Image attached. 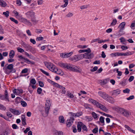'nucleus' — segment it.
Segmentation results:
<instances>
[{"label": "nucleus", "mask_w": 135, "mask_h": 135, "mask_svg": "<svg viewBox=\"0 0 135 135\" xmlns=\"http://www.w3.org/2000/svg\"><path fill=\"white\" fill-rule=\"evenodd\" d=\"M117 22V21L116 19H113L110 24V26H114L115 25Z\"/></svg>", "instance_id": "473e14b6"}, {"label": "nucleus", "mask_w": 135, "mask_h": 135, "mask_svg": "<svg viewBox=\"0 0 135 135\" xmlns=\"http://www.w3.org/2000/svg\"><path fill=\"white\" fill-rule=\"evenodd\" d=\"M0 5L1 7H5L6 6L7 4L3 0H0Z\"/></svg>", "instance_id": "412c9836"}, {"label": "nucleus", "mask_w": 135, "mask_h": 135, "mask_svg": "<svg viewBox=\"0 0 135 135\" xmlns=\"http://www.w3.org/2000/svg\"><path fill=\"white\" fill-rule=\"evenodd\" d=\"M21 105L23 107H26L27 104L26 102L24 101H21Z\"/></svg>", "instance_id": "37998d69"}, {"label": "nucleus", "mask_w": 135, "mask_h": 135, "mask_svg": "<svg viewBox=\"0 0 135 135\" xmlns=\"http://www.w3.org/2000/svg\"><path fill=\"white\" fill-rule=\"evenodd\" d=\"M115 110L122 115L127 117H128L130 114V113L127 110L123 108L117 107L116 108Z\"/></svg>", "instance_id": "423d86ee"}, {"label": "nucleus", "mask_w": 135, "mask_h": 135, "mask_svg": "<svg viewBox=\"0 0 135 135\" xmlns=\"http://www.w3.org/2000/svg\"><path fill=\"white\" fill-rule=\"evenodd\" d=\"M9 12L8 11H7L6 12H4L3 13V14L7 18L9 16Z\"/></svg>", "instance_id": "7c9ffc66"}, {"label": "nucleus", "mask_w": 135, "mask_h": 135, "mask_svg": "<svg viewBox=\"0 0 135 135\" xmlns=\"http://www.w3.org/2000/svg\"><path fill=\"white\" fill-rule=\"evenodd\" d=\"M9 110L12 113L15 115H18L20 114L21 113V111L12 109L11 108H9Z\"/></svg>", "instance_id": "9b49d317"}, {"label": "nucleus", "mask_w": 135, "mask_h": 135, "mask_svg": "<svg viewBox=\"0 0 135 135\" xmlns=\"http://www.w3.org/2000/svg\"><path fill=\"white\" fill-rule=\"evenodd\" d=\"M23 92V90L20 89H15L13 91V93L15 94L18 95L20 93H22Z\"/></svg>", "instance_id": "ddd939ff"}, {"label": "nucleus", "mask_w": 135, "mask_h": 135, "mask_svg": "<svg viewBox=\"0 0 135 135\" xmlns=\"http://www.w3.org/2000/svg\"><path fill=\"white\" fill-rule=\"evenodd\" d=\"M82 54H81L80 55H75L74 56L73 58L75 60H78L80 59V57H82Z\"/></svg>", "instance_id": "b1692460"}, {"label": "nucleus", "mask_w": 135, "mask_h": 135, "mask_svg": "<svg viewBox=\"0 0 135 135\" xmlns=\"http://www.w3.org/2000/svg\"><path fill=\"white\" fill-rule=\"evenodd\" d=\"M73 54V52H72L65 54V58L69 57L72 55Z\"/></svg>", "instance_id": "58836bf2"}, {"label": "nucleus", "mask_w": 135, "mask_h": 135, "mask_svg": "<svg viewBox=\"0 0 135 135\" xmlns=\"http://www.w3.org/2000/svg\"><path fill=\"white\" fill-rule=\"evenodd\" d=\"M127 83L128 80L127 79H124L120 81L119 84L122 86H124L127 85Z\"/></svg>", "instance_id": "f3484780"}, {"label": "nucleus", "mask_w": 135, "mask_h": 135, "mask_svg": "<svg viewBox=\"0 0 135 135\" xmlns=\"http://www.w3.org/2000/svg\"><path fill=\"white\" fill-rule=\"evenodd\" d=\"M109 81V80L108 79H106L103 80L102 81L101 83L103 84H105L108 82Z\"/></svg>", "instance_id": "4c0bfd02"}, {"label": "nucleus", "mask_w": 135, "mask_h": 135, "mask_svg": "<svg viewBox=\"0 0 135 135\" xmlns=\"http://www.w3.org/2000/svg\"><path fill=\"white\" fill-rule=\"evenodd\" d=\"M73 13L71 12H69L66 16L67 17H72L73 16Z\"/></svg>", "instance_id": "5fc2aeb1"}, {"label": "nucleus", "mask_w": 135, "mask_h": 135, "mask_svg": "<svg viewBox=\"0 0 135 135\" xmlns=\"http://www.w3.org/2000/svg\"><path fill=\"white\" fill-rule=\"evenodd\" d=\"M82 128L85 131H87L88 130L86 126L82 123Z\"/></svg>", "instance_id": "c03bdc74"}, {"label": "nucleus", "mask_w": 135, "mask_h": 135, "mask_svg": "<svg viewBox=\"0 0 135 135\" xmlns=\"http://www.w3.org/2000/svg\"><path fill=\"white\" fill-rule=\"evenodd\" d=\"M59 65L61 67L66 68L69 70L78 73H81L82 70L79 67L77 66L70 64H68L67 63H59Z\"/></svg>", "instance_id": "f257e3e1"}, {"label": "nucleus", "mask_w": 135, "mask_h": 135, "mask_svg": "<svg viewBox=\"0 0 135 135\" xmlns=\"http://www.w3.org/2000/svg\"><path fill=\"white\" fill-rule=\"evenodd\" d=\"M25 15L28 17L29 18L35 15V13L32 11H28L26 13Z\"/></svg>", "instance_id": "2eb2a0df"}, {"label": "nucleus", "mask_w": 135, "mask_h": 135, "mask_svg": "<svg viewBox=\"0 0 135 135\" xmlns=\"http://www.w3.org/2000/svg\"><path fill=\"white\" fill-rule=\"evenodd\" d=\"M42 91V89L40 88H38L37 90V93L39 94L41 93Z\"/></svg>", "instance_id": "de8ad7c7"}, {"label": "nucleus", "mask_w": 135, "mask_h": 135, "mask_svg": "<svg viewBox=\"0 0 135 135\" xmlns=\"http://www.w3.org/2000/svg\"><path fill=\"white\" fill-rule=\"evenodd\" d=\"M15 55V52L13 50H11L9 53V57L10 59H12Z\"/></svg>", "instance_id": "aec40b11"}, {"label": "nucleus", "mask_w": 135, "mask_h": 135, "mask_svg": "<svg viewBox=\"0 0 135 135\" xmlns=\"http://www.w3.org/2000/svg\"><path fill=\"white\" fill-rule=\"evenodd\" d=\"M100 113H101L103 115L106 116L108 117H109L111 118H113V117L112 116L110 115L107 114H105V113L102 112H100Z\"/></svg>", "instance_id": "c85d7f7f"}, {"label": "nucleus", "mask_w": 135, "mask_h": 135, "mask_svg": "<svg viewBox=\"0 0 135 135\" xmlns=\"http://www.w3.org/2000/svg\"><path fill=\"white\" fill-rule=\"evenodd\" d=\"M25 55L27 56V57L31 59H32L33 58V56L31 54H29L27 52H25Z\"/></svg>", "instance_id": "72a5a7b5"}, {"label": "nucleus", "mask_w": 135, "mask_h": 135, "mask_svg": "<svg viewBox=\"0 0 135 135\" xmlns=\"http://www.w3.org/2000/svg\"><path fill=\"white\" fill-rule=\"evenodd\" d=\"M30 85H31V84L33 85H35L36 83V80L34 79H32L30 81Z\"/></svg>", "instance_id": "f704fd0d"}, {"label": "nucleus", "mask_w": 135, "mask_h": 135, "mask_svg": "<svg viewBox=\"0 0 135 135\" xmlns=\"http://www.w3.org/2000/svg\"><path fill=\"white\" fill-rule=\"evenodd\" d=\"M120 90L119 89L114 90L112 91V95L116 96L120 93Z\"/></svg>", "instance_id": "f8f14e48"}, {"label": "nucleus", "mask_w": 135, "mask_h": 135, "mask_svg": "<svg viewBox=\"0 0 135 135\" xmlns=\"http://www.w3.org/2000/svg\"><path fill=\"white\" fill-rule=\"evenodd\" d=\"M116 72L118 73L117 75L119 76H120L122 75V73L121 71H119L118 69H117L116 70Z\"/></svg>", "instance_id": "3c124183"}, {"label": "nucleus", "mask_w": 135, "mask_h": 135, "mask_svg": "<svg viewBox=\"0 0 135 135\" xmlns=\"http://www.w3.org/2000/svg\"><path fill=\"white\" fill-rule=\"evenodd\" d=\"M16 17L18 19L20 20L21 22L23 21V19L25 18L23 17L22 15H19Z\"/></svg>", "instance_id": "c9c22d12"}, {"label": "nucleus", "mask_w": 135, "mask_h": 135, "mask_svg": "<svg viewBox=\"0 0 135 135\" xmlns=\"http://www.w3.org/2000/svg\"><path fill=\"white\" fill-rule=\"evenodd\" d=\"M67 95L70 98H73L74 97L73 94L70 92L68 93Z\"/></svg>", "instance_id": "6e6d98bb"}, {"label": "nucleus", "mask_w": 135, "mask_h": 135, "mask_svg": "<svg viewBox=\"0 0 135 135\" xmlns=\"http://www.w3.org/2000/svg\"><path fill=\"white\" fill-rule=\"evenodd\" d=\"M98 94L99 96L104 99L110 103H112V101L111 100L113 99V97L109 96L108 94L105 93L102 91H99Z\"/></svg>", "instance_id": "7ed1b4c3"}, {"label": "nucleus", "mask_w": 135, "mask_h": 135, "mask_svg": "<svg viewBox=\"0 0 135 135\" xmlns=\"http://www.w3.org/2000/svg\"><path fill=\"white\" fill-rule=\"evenodd\" d=\"M126 25V22H123L121 23L119 25L118 27L120 28V29L119 31V32H121L122 30H123L124 28V26Z\"/></svg>", "instance_id": "4468645a"}, {"label": "nucleus", "mask_w": 135, "mask_h": 135, "mask_svg": "<svg viewBox=\"0 0 135 135\" xmlns=\"http://www.w3.org/2000/svg\"><path fill=\"white\" fill-rule=\"evenodd\" d=\"M18 57L21 59H23L24 60H26V61L28 62L29 63H31V61L29 60L28 59L24 57L22 55H20L18 56Z\"/></svg>", "instance_id": "5701e85b"}, {"label": "nucleus", "mask_w": 135, "mask_h": 135, "mask_svg": "<svg viewBox=\"0 0 135 135\" xmlns=\"http://www.w3.org/2000/svg\"><path fill=\"white\" fill-rule=\"evenodd\" d=\"M0 99L1 100H5L6 101H8L9 102V96L7 90H6L4 93V95L0 94Z\"/></svg>", "instance_id": "6e6552de"}, {"label": "nucleus", "mask_w": 135, "mask_h": 135, "mask_svg": "<svg viewBox=\"0 0 135 135\" xmlns=\"http://www.w3.org/2000/svg\"><path fill=\"white\" fill-rule=\"evenodd\" d=\"M79 53L85 52L87 53V52H91V50L90 48H88L86 49L81 50L79 51Z\"/></svg>", "instance_id": "6ab92c4d"}, {"label": "nucleus", "mask_w": 135, "mask_h": 135, "mask_svg": "<svg viewBox=\"0 0 135 135\" xmlns=\"http://www.w3.org/2000/svg\"><path fill=\"white\" fill-rule=\"evenodd\" d=\"M58 110L57 109H54L53 111V113L55 115H57V114Z\"/></svg>", "instance_id": "0e129e2a"}, {"label": "nucleus", "mask_w": 135, "mask_h": 135, "mask_svg": "<svg viewBox=\"0 0 135 135\" xmlns=\"http://www.w3.org/2000/svg\"><path fill=\"white\" fill-rule=\"evenodd\" d=\"M56 135H62L63 133L61 131H57L56 132Z\"/></svg>", "instance_id": "e2e57ef3"}, {"label": "nucleus", "mask_w": 135, "mask_h": 135, "mask_svg": "<svg viewBox=\"0 0 135 135\" xmlns=\"http://www.w3.org/2000/svg\"><path fill=\"white\" fill-rule=\"evenodd\" d=\"M130 90L128 88H126L125 89L123 90V92L124 93L128 94L129 93Z\"/></svg>", "instance_id": "a18cd8bd"}, {"label": "nucleus", "mask_w": 135, "mask_h": 135, "mask_svg": "<svg viewBox=\"0 0 135 135\" xmlns=\"http://www.w3.org/2000/svg\"><path fill=\"white\" fill-rule=\"evenodd\" d=\"M104 118L103 116H101L99 118V120L100 122L103 124L102 125H104Z\"/></svg>", "instance_id": "bb28decb"}, {"label": "nucleus", "mask_w": 135, "mask_h": 135, "mask_svg": "<svg viewBox=\"0 0 135 135\" xmlns=\"http://www.w3.org/2000/svg\"><path fill=\"white\" fill-rule=\"evenodd\" d=\"M125 127L127 128V130H128L129 131L132 132V131H133V130L130 127L128 126L127 125H124Z\"/></svg>", "instance_id": "e433bc0d"}, {"label": "nucleus", "mask_w": 135, "mask_h": 135, "mask_svg": "<svg viewBox=\"0 0 135 135\" xmlns=\"http://www.w3.org/2000/svg\"><path fill=\"white\" fill-rule=\"evenodd\" d=\"M82 57L86 59H91L94 57V55L93 53H90V52H87L82 54Z\"/></svg>", "instance_id": "0eeeda50"}, {"label": "nucleus", "mask_w": 135, "mask_h": 135, "mask_svg": "<svg viewBox=\"0 0 135 135\" xmlns=\"http://www.w3.org/2000/svg\"><path fill=\"white\" fill-rule=\"evenodd\" d=\"M6 108L3 105L0 104V109L1 110H5Z\"/></svg>", "instance_id": "8fccbe9b"}, {"label": "nucleus", "mask_w": 135, "mask_h": 135, "mask_svg": "<svg viewBox=\"0 0 135 135\" xmlns=\"http://www.w3.org/2000/svg\"><path fill=\"white\" fill-rule=\"evenodd\" d=\"M117 124L114 123H112V124L111 125H109L108 126L111 129L113 128H114L116 127L117 126Z\"/></svg>", "instance_id": "2f4dec72"}, {"label": "nucleus", "mask_w": 135, "mask_h": 135, "mask_svg": "<svg viewBox=\"0 0 135 135\" xmlns=\"http://www.w3.org/2000/svg\"><path fill=\"white\" fill-rule=\"evenodd\" d=\"M92 132L93 133H96L98 132V129L97 128H94L92 131Z\"/></svg>", "instance_id": "680f3d73"}, {"label": "nucleus", "mask_w": 135, "mask_h": 135, "mask_svg": "<svg viewBox=\"0 0 135 135\" xmlns=\"http://www.w3.org/2000/svg\"><path fill=\"white\" fill-rule=\"evenodd\" d=\"M134 79L133 76H130L128 79V81L129 82H131Z\"/></svg>", "instance_id": "bf43d9fd"}, {"label": "nucleus", "mask_w": 135, "mask_h": 135, "mask_svg": "<svg viewBox=\"0 0 135 135\" xmlns=\"http://www.w3.org/2000/svg\"><path fill=\"white\" fill-rule=\"evenodd\" d=\"M59 122L61 123H64L65 119L62 115L60 116L58 118Z\"/></svg>", "instance_id": "a211bd4d"}, {"label": "nucleus", "mask_w": 135, "mask_h": 135, "mask_svg": "<svg viewBox=\"0 0 135 135\" xmlns=\"http://www.w3.org/2000/svg\"><path fill=\"white\" fill-rule=\"evenodd\" d=\"M85 118L86 120L87 121H90L93 120V118L91 117L86 116Z\"/></svg>", "instance_id": "c756f323"}, {"label": "nucleus", "mask_w": 135, "mask_h": 135, "mask_svg": "<svg viewBox=\"0 0 135 135\" xmlns=\"http://www.w3.org/2000/svg\"><path fill=\"white\" fill-rule=\"evenodd\" d=\"M98 67L97 66L94 67L92 69H91L90 71L91 72H94L97 70L98 69Z\"/></svg>", "instance_id": "4d7b16f0"}, {"label": "nucleus", "mask_w": 135, "mask_h": 135, "mask_svg": "<svg viewBox=\"0 0 135 135\" xmlns=\"http://www.w3.org/2000/svg\"><path fill=\"white\" fill-rule=\"evenodd\" d=\"M40 70L42 73L46 75L47 76L49 75V73H47V72L44 71L43 70L41 69H40Z\"/></svg>", "instance_id": "ea45409f"}, {"label": "nucleus", "mask_w": 135, "mask_h": 135, "mask_svg": "<svg viewBox=\"0 0 135 135\" xmlns=\"http://www.w3.org/2000/svg\"><path fill=\"white\" fill-rule=\"evenodd\" d=\"M30 42L32 43L33 44H36V41L34 39H32L31 38L30 40Z\"/></svg>", "instance_id": "774afa93"}, {"label": "nucleus", "mask_w": 135, "mask_h": 135, "mask_svg": "<svg viewBox=\"0 0 135 135\" xmlns=\"http://www.w3.org/2000/svg\"><path fill=\"white\" fill-rule=\"evenodd\" d=\"M8 117L11 118L12 117V114L9 112H7L6 113Z\"/></svg>", "instance_id": "052dcab7"}, {"label": "nucleus", "mask_w": 135, "mask_h": 135, "mask_svg": "<svg viewBox=\"0 0 135 135\" xmlns=\"http://www.w3.org/2000/svg\"><path fill=\"white\" fill-rule=\"evenodd\" d=\"M83 114V113L82 112H80L76 113L75 117H77L81 116Z\"/></svg>", "instance_id": "49530a36"}, {"label": "nucleus", "mask_w": 135, "mask_h": 135, "mask_svg": "<svg viewBox=\"0 0 135 135\" xmlns=\"http://www.w3.org/2000/svg\"><path fill=\"white\" fill-rule=\"evenodd\" d=\"M46 102L45 104V112L47 115L49 114L51 103L49 100H46Z\"/></svg>", "instance_id": "1a4fd4ad"}, {"label": "nucleus", "mask_w": 135, "mask_h": 135, "mask_svg": "<svg viewBox=\"0 0 135 135\" xmlns=\"http://www.w3.org/2000/svg\"><path fill=\"white\" fill-rule=\"evenodd\" d=\"M74 120V119L73 117H70L69 119H68L66 122V125L67 127H70L71 126Z\"/></svg>", "instance_id": "9d476101"}, {"label": "nucleus", "mask_w": 135, "mask_h": 135, "mask_svg": "<svg viewBox=\"0 0 135 135\" xmlns=\"http://www.w3.org/2000/svg\"><path fill=\"white\" fill-rule=\"evenodd\" d=\"M134 53L133 52H128L125 53H123V55L124 56H126L131 55Z\"/></svg>", "instance_id": "393cba45"}, {"label": "nucleus", "mask_w": 135, "mask_h": 135, "mask_svg": "<svg viewBox=\"0 0 135 135\" xmlns=\"http://www.w3.org/2000/svg\"><path fill=\"white\" fill-rule=\"evenodd\" d=\"M82 123L81 122H78L77 124V129L79 132L81 131V128H82Z\"/></svg>", "instance_id": "4be33fe9"}, {"label": "nucleus", "mask_w": 135, "mask_h": 135, "mask_svg": "<svg viewBox=\"0 0 135 135\" xmlns=\"http://www.w3.org/2000/svg\"><path fill=\"white\" fill-rule=\"evenodd\" d=\"M13 65L12 64H9L6 68H4L3 69L5 71L4 72L8 75L10 73H15L16 70L13 68Z\"/></svg>", "instance_id": "39448f33"}, {"label": "nucleus", "mask_w": 135, "mask_h": 135, "mask_svg": "<svg viewBox=\"0 0 135 135\" xmlns=\"http://www.w3.org/2000/svg\"><path fill=\"white\" fill-rule=\"evenodd\" d=\"M89 101L91 102L94 105H95L96 106L99 108L103 111L105 112L108 111V109L105 106L97 101L93 99H89Z\"/></svg>", "instance_id": "20e7f679"}, {"label": "nucleus", "mask_w": 135, "mask_h": 135, "mask_svg": "<svg viewBox=\"0 0 135 135\" xmlns=\"http://www.w3.org/2000/svg\"><path fill=\"white\" fill-rule=\"evenodd\" d=\"M119 40H120V42L122 43H123L125 41V38H124L123 37H121L119 39Z\"/></svg>", "instance_id": "338daca9"}, {"label": "nucleus", "mask_w": 135, "mask_h": 135, "mask_svg": "<svg viewBox=\"0 0 135 135\" xmlns=\"http://www.w3.org/2000/svg\"><path fill=\"white\" fill-rule=\"evenodd\" d=\"M28 71V69L27 68H25L22 70L21 73H27Z\"/></svg>", "instance_id": "864d4df0"}, {"label": "nucleus", "mask_w": 135, "mask_h": 135, "mask_svg": "<svg viewBox=\"0 0 135 135\" xmlns=\"http://www.w3.org/2000/svg\"><path fill=\"white\" fill-rule=\"evenodd\" d=\"M17 50L18 52L22 53L24 51L23 49L22 48H20L19 47L17 48Z\"/></svg>", "instance_id": "09e8293b"}, {"label": "nucleus", "mask_w": 135, "mask_h": 135, "mask_svg": "<svg viewBox=\"0 0 135 135\" xmlns=\"http://www.w3.org/2000/svg\"><path fill=\"white\" fill-rule=\"evenodd\" d=\"M39 86L41 87H43L44 86V84L43 82L41 81H38Z\"/></svg>", "instance_id": "69168bd1"}, {"label": "nucleus", "mask_w": 135, "mask_h": 135, "mask_svg": "<svg viewBox=\"0 0 135 135\" xmlns=\"http://www.w3.org/2000/svg\"><path fill=\"white\" fill-rule=\"evenodd\" d=\"M64 2L65 3L64 4L61 6V7L63 8L66 7L68 4V0H64Z\"/></svg>", "instance_id": "cd10ccee"}, {"label": "nucleus", "mask_w": 135, "mask_h": 135, "mask_svg": "<svg viewBox=\"0 0 135 135\" xmlns=\"http://www.w3.org/2000/svg\"><path fill=\"white\" fill-rule=\"evenodd\" d=\"M44 64L51 71L58 74H59L57 68L52 63L47 62H45Z\"/></svg>", "instance_id": "f03ea898"}, {"label": "nucleus", "mask_w": 135, "mask_h": 135, "mask_svg": "<svg viewBox=\"0 0 135 135\" xmlns=\"http://www.w3.org/2000/svg\"><path fill=\"white\" fill-rule=\"evenodd\" d=\"M92 115L93 117L95 119H96L98 118L97 114L94 112H93L92 113Z\"/></svg>", "instance_id": "a19ab883"}, {"label": "nucleus", "mask_w": 135, "mask_h": 135, "mask_svg": "<svg viewBox=\"0 0 135 135\" xmlns=\"http://www.w3.org/2000/svg\"><path fill=\"white\" fill-rule=\"evenodd\" d=\"M124 34V33H122V34H121L120 33L118 32L116 33V34H114L115 35L118 37H119L121 36Z\"/></svg>", "instance_id": "603ef678"}, {"label": "nucleus", "mask_w": 135, "mask_h": 135, "mask_svg": "<svg viewBox=\"0 0 135 135\" xmlns=\"http://www.w3.org/2000/svg\"><path fill=\"white\" fill-rule=\"evenodd\" d=\"M12 128L14 129H18L19 128L18 126L15 124H14L12 125Z\"/></svg>", "instance_id": "13d9d810"}, {"label": "nucleus", "mask_w": 135, "mask_h": 135, "mask_svg": "<svg viewBox=\"0 0 135 135\" xmlns=\"http://www.w3.org/2000/svg\"><path fill=\"white\" fill-rule=\"evenodd\" d=\"M22 22L26 25L30 26H32V24L31 23L25 18L23 19V21Z\"/></svg>", "instance_id": "dca6fc26"}, {"label": "nucleus", "mask_w": 135, "mask_h": 135, "mask_svg": "<svg viewBox=\"0 0 135 135\" xmlns=\"http://www.w3.org/2000/svg\"><path fill=\"white\" fill-rule=\"evenodd\" d=\"M54 85L58 88H60L61 89H65V87L61 86L60 85L56 83H55V84Z\"/></svg>", "instance_id": "a878e982"}, {"label": "nucleus", "mask_w": 135, "mask_h": 135, "mask_svg": "<svg viewBox=\"0 0 135 135\" xmlns=\"http://www.w3.org/2000/svg\"><path fill=\"white\" fill-rule=\"evenodd\" d=\"M10 20L11 21H12L14 22H15L16 24H18V21L17 20H15L14 18H12V17H10Z\"/></svg>", "instance_id": "79ce46f5"}]
</instances>
